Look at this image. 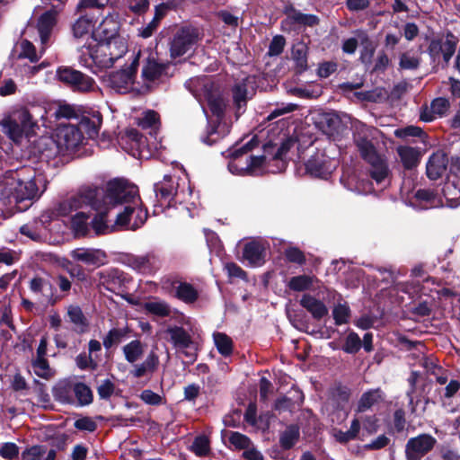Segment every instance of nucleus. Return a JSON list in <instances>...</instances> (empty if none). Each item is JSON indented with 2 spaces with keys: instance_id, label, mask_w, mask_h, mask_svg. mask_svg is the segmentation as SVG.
Listing matches in <instances>:
<instances>
[{
  "instance_id": "58836bf2",
  "label": "nucleus",
  "mask_w": 460,
  "mask_h": 460,
  "mask_svg": "<svg viewBox=\"0 0 460 460\" xmlns=\"http://www.w3.org/2000/svg\"><path fill=\"white\" fill-rule=\"evenodd\" d=\"M288 21L313 27L318 24L319 18L314 14L303 13L300 11L293 9L288 15Z\"/></svg>"
},
{
  "instance_id": "8fccbe9b",
  "label": "nucleus",
  "mask_w": 460,
  "mask_h": 460,
  "mask_svg": "<svg viewBox=\"0 0 460 460\" xmlns=\"http://www.w3.org/2000/svg\"><path fill=\"white\" fill-rule=\"evenodd\" d=\"M228 439L238 449H246L252 444L251 439L247 436L236 431H229Z\"/></svg>"
},
{
  "instance_id": "ddd939ff",
  "label": "nucleus",
  "mask_w": 460,
  "mask_h": 460,
  "mask_svg": "<svg viewBox=\"0 0 460 460\" xmlns=\"http://www.w3.org/2000/svg\"><path fill=\"white\" fill-rule=\"evenodd\" d=\"M335 165L333 161L323 153H316L305 163L306 172L311 176L326 179L332 174Z\"/></svg>"
},
{
  "instance_id": "c85d7f7f",
  "label": "nucleus",
  "mask_w": 460,
  "mask_h": 460,
  "mask_svg": "<svg viewBox=\"0 0 460 460\" xmlns=\"http://www.w3.org/2000/svg\"><path fill=\"white\" fill-rule=\"evenodd\" d=\"M154 189L156 196H160L161 199L170 200L177 195L178 183L174 185L172 177L164 175V180L161 182L155 183Z\"/></svg>"
},
{
  "instance_id": "423d86ee",
  "label": "nucleus",
  "mask_w": 460,
  "mask_h": 460,
  "mask_svg": "<svg viewBox=\"0 0 460 460\" xmlns=\"http://www.w3.org/2000/svg\"><path fill=\"white\" fill-rule=\"evenodd\" d=\"M16 172L22 173L21 180L17 181L16 185V204L39 197L38 184L42 183V178L40 175L36 176L33 169L30 167L19 168Z\"/></svg>"
},
{
  "instance_id": "6ab92c4d",
  "label": "nucleus",
  "mask_w": 460,
  "mask_h": 460,
  "mask_svg": "<svg viewBox=\"0 0 460 460\" xmlns=\"http://www.w3.org/2000/svg\"><path fill=\"white\" fill-rule=\"evenodd\" d=\"M448 166V158L447 155L438 151L432 154L426 165V173L430 180L441 178L447 172Z\"/></svg>"
},
{
  "instance_id": "473e14b6",
  "label": "nucleus",
  "mask_w": 460,
  "mask_h": 460,
  "mask_svg": "<svg viewBox=\"0 0 460 460\" xmlns=\"http://www.w3.org/2000/svg\"><path fill=\"white\" fill-rule=\"evenodd\" d=\"M397 153L405 169H411L420 162V152L413 147L399 146Z\"/></svg>"
},
{
  "instance_id": "aec40b11",
  "label": "nucleus",
  "mask_w": 460,
  "mask_h": 460,
  "mask_svg": "<svg viewBox=\"0 0 460 460\" xmlns=\"http://www.w3.org/2000/svg\"><path fill=\"white\" fill-rule=\"evenodd\" d=\"M57 14V10L50 9L45 12L43 14H41V16L39 19L38 31L42 48H45L49 42L51 31L56 23Z\"/></svg>"
},
{
  "instance_id": "7ed1b4c3",
  "label": "nucleus",
  "mask_w": 460,
  "mask_h": 460,
  "mask_svg": "<svg viewBox=\"0 0 460 460\" xmlns=\"http://www.w3.org/2000/svg\"><path fill=\"white\" fill-rule=\"evenodd\" d=\"M37 126L30 110L22 104L12 106L0 119L2 132L15 143L21 142Z\"/></svg>"
},
{
  "instance_id": "4be33fe9",
  "label": "nucleus",
  "mask_w": 460,
  "mask_h": 460,
  "mask_svg": "<svg viewBox=\"0 0 460 460\" xmlns=\"http://www.w3.org/2000/svg\"><path fill=\"white\" fill-rule=\"evenodd\" d=\"M159 366V357L155 351V349H151L146 359L140 364H135L133 369L130 371V374L135 378H140L145 376L147 374L155 373Z\"/></svg>"
},
{
  "instance_id": "a19ab883",
  "label": "nucleus",
  "mask_w": 460,
  "mask_h": 460,
  "mask_svg": "<svg viewBox=\"0 0 460 460\" xmlns=\"http://www.w3.org/2000/svg\"><path fill=\"white\" fill-rule=\"evenodd\" d=\"M314 277L299 275L289 279L288 288L294 291H305L311 288Z\"/></svg>"
},
{
  "instance_id": "c03bdc74",
  "label": "nucleus",
  "mask_w": 460,
  "mask_h": 460,
  "mask_svg": "<svg viewBox=\"0 0 460 460\" xmlns=\"http://www.w3.org/2000/svg\"><path fill=\"white\" fill-rule=\"evenodd\" d=\"M443 193L449 207L456 208L460 204V190L454 183H446L443 188Z\"/></svg>"
},
{
  "instance_id": "4d7b16f0",
  "label": "nucleus",
  "mask_w": 460,
  "mask_h": 460,
  "mask_svg": "<svg viewBox=\"0 0 460 460\" xmlns=\"http://www.w3.org/2000/svg\"><path fill=\"white\" fill-rule=\"evenodd\" d=\"M88 216L84 212L76 213L72 218V226L78 234H84L87 231Z\"/></svg>"
},
{
  "instance_id": "f704fd0d",
  "label": "nucleus",
  "mask_w": 460,
  "mask_h": 460,
  "mask_svg": "<svg viewBox=\"0 0 460 460\" xmlns=\"http://www.w3.org/2000/svg\"><path fill=\"white\" fill-rule=\"evenodd\" d=\"M74 397L75 404L79 406L89 405L93 400L91 388L84 383L81 382L74 384Z\"/></svg>"
},
{
  "instance_id": "412c9836",
  "label": "nucleus",
  "mask_w": 460,
  "mask_h": 460,
  "mask_svg": "<svg viewBox=\"0 0 460 460\" xmlns=\"http://www.w3.org/2000/svg\"><path fill=\"white\" fill-rule=\"evenodd\" d=\"M102 123V117L100 112L94 111L91 114L84 115L79 121L78 128L83 133H85L90 138L98 136L101 125Z\"/></svg>"
},
{
  "instance_id": "79ce46f5",
  "label": "nucleus",
  "mask_w": 460,
  "mask_h": 460,
  "mask_svg": "<svg viewBox=\"0 0 460 460\" xmlns=\"http://www.w3.org/2000/svg\"><path fill=\"white\" fill-rule=\"evenodd\" d=\"M115 60L116 59H84V66L89 67L93 74L99 75L112 67Z\"/></svg>"
},
{
  "instance_id": "864d4df0",
  "label": "nucleus",
  "mask_w": 460,
  "mask_h": 460,
  "mask_svg": "<svg viewBox=\"0 0 460 460\" xmlns=\"http://www.w3.org/2000/svg\"><path fill=\"white\" fill-rule=\"evenodd\" d=\"M354 34L358 37V45L364 49L365 54L372 55L375 49V44L367 31L357 30Z\"/></svg>"
},
{
  "instance_id": "bb28decb",
  "label": "nucleus",
  "mask_w": 460,
  "mask_h": 460,
  "mask_svg": "<svg viewBox=\"0 0 460 460\" xmlns=\"http://www.w3.org/2000/svg\"><path fill=\"white\" fill-rule=\"evenodd\" d=\"M30 289L33 293L40 294L46 301H50L54 296V287L49 280L35 277L30 281Z\"/></svg>"
},
{
  "instance_id": "39448f33",
  "label": "nucleus",
  "mask_w": 460,
  "mask_h": 460,
  "mask_svg": "<svg viewBox=\"0 0 460 460\" xmlns=\"http://www.w3.org/2000/svg\"><path fill=\"white\" fill-rule=\"evenodd\" d=\"M199 40V29L188 25L180 28L170 43L172 58L181 57L188 54Z\"/></svg>"
},
{
  "instance_id": "37998d69",
  "label": "nucleus",
  "mask_w": 460,
  "mask_h": 460,
  "mask_svg": "<svg viewBox=\"0 0 460 460\" xmlns=\"http://www.w3.org/2000/svg\"><path fill=\"white\" fill-rule=\"evenodd\" d=\"M233 99L237 107V111H240L246 105L247 88L244 81L235 84L233 87Z\"/></svg>"
},
{
  "instance_id": "4c0bfd02",
  "label": "nucleus",
  "mask_w": 460,
  "mask_h": 460,
  "mask_svg": "<svg viewBox=\"0 0 460 460\" xmlns=\"http://www.w3.org/2000/svg\"><path fill=\"white\" fill-rule=\"evenodd\" d=\"M67 316L69 321L75 324L80 332H84L87 327V320L80 306L70 305L67 307Z\"/></svg>"
},
{
  "instance_id": "72a5a7b5",
  "label": "nucleus",
  "mask_w": 460,
  "mask_h": 460,
  "mask_svg": "<svg viewBox=\"0 0 460 460\" xmlns=\"http://www.w3.org/2000/svg\"><path fill=\"white\" fill-rule=\"evenodd\" d=\"M317 123L323 133L332 136L334 131L339 128L341 120L336 114L332 112H325L319 117Z\"/></svg>"
},
{
  "instance_id": "680f3d73",
  "label": "nucleus",
  "mask_w": 460,
  "mask_h": 460,
  "mask_svg": "<svg viewBox=\"0 0 460 460\" xmlns=\"http://www.w3.org/2000/svg\"><path fill=\"white\" fill-rule=\"evenodd\" d=\"M286 45V40L282 35H276L270 41L268 54L270 56H279L282 53Z\"/></svg>"
},
{
  "instance_id": "13d9d810",
  "label": "nucleus",
  "mask_w": 460,
  "mask_h": 460,
  "mask_svg": "<svg viewBox=\"0 0 460 460\" xmlns=\"http://www.w3.org/2000/svg\"><path fill=\"white\" fill-rule=\"evenodd\" d=\"M75 363L76 366L82 370L88 368L94 370L98 366L97 362L93 359L92 356L86 352H82L77 355L75 358Z\"/></svg>"
},
{
  "instance_id": "7c9ffc66",
  "label": "nucleus",
  "mask_w": 460,
  "mask_h": 460,
  "mask_svg": "<svg viewBox=\"0 0 460 460\" xmlns=\"http://www.w3.org/2000/svg\"><path fill=\"white\" fill-rule=\"evenodd\" d=\"M145 347V344H143L139 340L131 341L122 348L125 359L128 363L134 364L143 356Z\"/></svg>"
},
{
  "instance_id": "bf43d9fd",
  "label": "nucleus",
  "mask_w": 460,
  "mask_h": 460,
  "mask_svg": "<svg viewBox=\"0 0 460 460\" xmlns=\"http://www.w3.org/2000/svg\"><path fill=\"white\" fill-rule=\"evenodd\" d=\"M415 198L420 201L427 203L425 208L429 207H436L438 203L436 194L430 190H419L415 193Z\"/></svg>"
},
{
  "instance_id": "c9c22d12",
  "label": "nucleus",
  "mask_w": 460,
  "mask_h": 460,
  "mask_svg": "<svg viewBox=\"0 0 460 460\" xmlns=\"http://www.w3.org/2000/svg\"><path fill=\"white\" fill-rule=\"evenodd\" d=\"M176 297L186 304H192L197 301L199 297V292L190 283L181 282L175 288Z\"/></svg>"
},
{
  "instance_id": "338daca9",
  "label": "nucleus",
  "mask_w": 460,
  "mask_h": 460,
  "mask_svg": "<svg viewBox=\"0 0 460 460\" xmlns=\"http://www.w3.org/2000/svg\"><path fill=\"white\" fill-rule=\"evenodd\" d=\"M285 256L288 261L303 265L305 262V257L302 251L296 247H289L285 251Z\"/></svg>"
},
{
  "instance_id": "5701e85b",
  "label": "nucleus",
  "mask_w": 460,
  "mask_h": 460,
  "mask_svg": "<svg viewBox=\"0 0 460 460\" xmlns=\"http://www.w3.org/2000/svg\"><path fill=\"white\" fill-rule=\"evenodd\" d=\"M56 401L66 404H75L74 397V384L67 380L59 381L52 389Z\"/></svg>"
},
{
  "instance_id": "ea45409f",
  "label": "nucleus",
  "mask_w": 460,
  "mask_h": 460,
  "mask_svg": "<svg viewBox=\"0 0 460 460\" xmlns=\"http://www.w3.org/2000/svg\"><path fill=\"white\" fill-rule=\"evenodd\" d=\"M128 333V328H112L102 340L105 349H109L113 345L119 343Z\"/></svg>"
},
{
  "instance_id": "f03ea898",
  "label": "nucleus",
  "mask_w": 460,
  "mask_h": 460,
  "mask_svg": "<svg viewBox=\"0 0 460 460\" xmlns=\"http://www.w3.org/2000/svg\"><path fill=\"white\" fill-rule=\"evenodd\" d=\"M258 145V137H253L242 147L235 149L231 153L230 156L232 157V161L229 163L228 168L232 173L252 174L257 168L261 167L265 163L268 157H270L272 160L279 161L281 164L279 166V169L285 168L286 155L291 147L294 146L295 140L292 137H287L286 135H283V137H281L279 141L269 140L263 145V155H251L247 157L245 163L243 164L241 161V156L252 151Z\"/></svg>"
},
{
  "instance_id": "e2e57ef3",
  "label": "nucleus",
  "mask_w": 460,
  "mask_h": 460,
  "mask_svg": "<svg viewBox=\"0 0 460 460\" xmlns=\"http://www.w3.org/2000/svg\"><path fill=\"white\" fill-rule=\"evenodd\" d=\"M115 385L110 379L103 380L97 387V394L101 399L108 400L114 393Z\"/></svg>"
},
{
  "instance_id": "f3484780",
  "label": "nucleus",
  "mask_w": 460,
  "mask_h": 460,
  "mask_svg": "<svg viewBox=\"0 0 460 460\" xmlns=\"http://www.w3.org/2000/svg\"><path fill=\"white\" fill-rule=\"evenodd\" d=\"M350 397V391L343 385H335L330 392L329 396L324 403V408L328 413L335 411L345 410Z\"/></svg>"
},
{
  "instance_id": "69168bd1",
  "label": "nucleus",
  "mask_w": 460,
  "mask_h": 460,
  "mask_svg": "<svg viewBox=\"0 0 460 460\" xmlns=\"http://www.w3.org/2000/svg\"><path fill=\"white\" fill-rule=\"evenodd\" d=\"M297 105L294 103H281L278 105L268 116L269 120H272L281 115L290 113L296 110Z\"/></svg>"
},
{
  "instance_id": "2f4dec72",
  "label": "nucleus",
  "mask_w": 460,
  "mask_h": 460,
  "mask_svg": "<svg viewBox=\"0 0 460 460\" xmlns=\"http://www.w3.org/2000/svg\"><path fill=\"white\" fill-rule=\"evenodd\" d=\"M155 262V256L152 253L140 256H133L129 259V265L134 270L144 273L151 271Z\"/></svg>"
},
{
  "instance_id": "de8ad7c7",
  "label": "nucleus",
  "mask_w": 460,
  "mask_h": 460,
  "mask_svg": "<svg viewBox=\"0 0 460 460\" xmlns=\"http://www.w3.org/2000/svg\"><path fill=\"white\" fill-rule=\"evenodd\" d=\"M145 309L161 317L168 316L171 313L170 306L165 302H147L145 304Z\"/></svg>"
},
{
  "instance_id": "09e8293b",
  "label": "nucleus",
  "mask_w": 460,
  "mask_h": 460,
  "mask_svg": "<svg viewBox=\"0 0 460 460\" xmlns=\"http://www.w3.org/2000/svg\"><path fill=\"white\" fill-rule=\"evenodd\" d=\"M40 225H41V222L23 225L21 226L20 232L22 234L28 236L32 241L40 242L42 240V234L39 229Z\"/></svg>"
},
{
  "instance_id": "f257e3e1",
  "label": "nucleus",
  "mask_w": 460,
  "mask_h": 460,
  "mask_svg": "<svg viewBox=\"0 0 460 460\" xmlns=\"http://www.w3.org/2000/svg\"><path fill=\"white\" fill-rule=\"evenodd\" d=\"M87 207L97 211L92 221L97 234L104 233L110 226L134 231L147 218L137 187L124 179L110 181L105 188H81L77 194L59 203L58 214L65 217Z\"/></svg>"
},
{
  "instance_id": "4468645a",
  "label": "nucleus",
  "mask_w": 460,
  "mask_h": 460,
  "mask_svg": "<svg viewBox=\"0 0 460 460\" xmlns=\"http://www.w3.org/2000/svg\"><path fill=\"white\" fill-rule=\"evenodd\" d=\"M21 177L22 173L16 170L6 171L0 177V200L4 205L16 204V185Z\"/></svg>"
},
{
  "instance_id": "f8f14e48",
  "label": "nucleus",
  "mask_w": 460,
  "mask_h": 460,
  "mask_svg": "<svg viewBox=\"0 0 460 460\" xmlns=\"http://www.w3.org/2000/svg\"><path fill=\"white\" fill-rule=\"evenodd\" d=\"M58 75L60 81L70 84L75 90L80 92L90 91L94 83L91 77L71 67L59 68Z\"/></svg>"
},
{
  "instance_id": "a18cd8bd",
  "label": "nucleus",
  "mask_w": 460,
  "mask_h": 460,
  "mask_svg": "<svg viewBox=\"0 0 460 460\" xmlns=\"http://www.w3.org/2000/svg\"><path fill=\"white\" fill-rule=\"evenodd\" d=\"M214 341L217 349L223 356H228L232 353V341L225 333H214Z\"/></svg>"
},
{
  "instance_id": "393cba45",
  "label": "nucleus",
  "mask_w": 460,
  "mask_h": 460,
  "mask_svg": "<svg viewBox=\"0 0 460 460\" xmlns=\"http://www.w3.org/2000/svg\"><path fill=\"white\" fill-rule=\"evenodd\" d=\"M263 246L258 242L247 243L243 247V257L252 266H261L264 262Z\"/></svg>"
},
{
  "instance_id": "c756f323",
  "label": "nucleus",
  "mask_w": 460,
  "mask_h": 460,
  "mask_svg": "<svg viewBox=\"0 0 460 460\" xmlns=\"http://www.w3.org/2000/svg\"><path fill=\"white\" fill-rule=\"evenodd\" d=\"M95 22L96 19L93 15L87 13L80 15L72 27L74 36L80 38L89 33L93 30Z\"/></svg>"
},
{
  "instance_id": "603ef678",
  "label": "nucleus",
  "mask_w": 460,
  "mask_h": 460,
  "mask_svg": "<svg viewBox=\"0 0 460 460\" xmlns=\"http://www.w3.org/2000/svg\"><path fill=\"white\" fill-rule=\"evenodd\" d=\"M34 373L41 378H49L51 376L50 368L46 358H36L32 361Z\"/></svg>"
},
{
  "instance_id": "1a4fd4ad",
  "label": "nucleus",
  "mask_w": 460,
  "mask_h": 460,
  "mask_svg": "<svg viewBox=\"0 0 460 460\" xmlns=\"http://www.w3.org/2000/svg\"><path fill=\"white\" fill-rule=\"evenodd\" d=\"M436 444V438L430 434L423 433L411 438L405 445V457L407 460H420Z\"/></svg>"
},
{
  "instance_id": "49530a36",
  "label": "nucleus",
  "mask_w": 460,
  "mask_h": 460,
  "mask_svg": "<svg viewBox=\"0 0 460 460\" xmlns=\"http://www.w3.org/2000/svg\"><path fill=\"white\" fill-rule=\"evenodd\" d=\"M190 448L198 456H208L210 450L209 440L206 436H199L194 439Z\"/></svg>"
},
{
  "instance_id": "5fc2aeb1",
  "label": "nucleus",
  "mask_w": 460,
  "mask_h": 460,
  "mask_svg": "<svg viewBox=\"0 0 460 460\" xmlns=\"http://www.w3.org/2000/svg\"><path fill=\"white\" fill-rule=\"evenodd\" d=\"M159 123V116L157 112L154 111H148L143 114V117L139 119L138 125L142 128H156Z\"/></svg>"
},
{
  "instance_id": "e433bc0d",
  "label": "nucleus",
  "mask_w": 460,
  "mask_h": 460,
  "mask_svg": "<svg viewBox=\"0 0 460 460\" xmlns=\"http://www.w3.org/2000/svg\"><path fill=\"white\" fill-rule=\"evenodd\" d=\"M300 437L299 427L292 424L286 428L279 438V445L285 449H290L298 440Z\"/></svg>"
},
{
  "instance_id": "0eeeda50",
  "label": "nucleus",
  "mask_w": 460,
  "mask_h": 460,
  "mask_svg": "<svg viewBox=\"0 0 460 460\" xmlns=\"http://www.w3.org/2000/svg\"><path fill=\"white\" fill-rule=\"evenodd\" d=\"M139 59H132L130 63H125L120 69L107 75V82L110 86L119 93H126L135 82Z\"/></svg>"
},
{
  "instance_id": "20e7f679",
  "label": "nucleus",
  "mask_w": 460,
  "mask_h": 460,
  "mask_svg": "<svg viewBox=\"0 0 460 460\" xmlns=\"http://www.w3.org/2000/svg\"><path fill=\"white\" fill-rule=\"evenodd\" d=\"M57 137V141L51 137H41L39 140V146L46 147L42 152L46 153L47 157L56 155L58 149L74 150L83 140L82 132L75 125H65L59 128Z\"/></svg>"
},
{
  "instance_id": "9b49d317",
  "label": "nucleus",
  "mask_w": 460,
  "mask_h": 460,
  "mask_svg": "<svg viewBox=\"0 0 460 460\" xmlns=\"http://www.w3.org/2000/svg\"><path fill=\"white\" fill-rule=\"evenodd\" d=\"M170 341L175 349L182 351L191 360L195 358V346L190 333L181 326L168 327L166 330Z\"/></svg>"
},
{
  "instance_id": "9d476101",
  "label": "nucleus",
  "mask_w": 460,
  "mask_h": 460,
  "mask_svg": "<svg viewBox=\"0 0 460 460\" xmlns=\"http://www.w3.org/2000/svg\"><path fill=\"white\" fill-rule=\"evenodd\" d=\"M382 136L380 130L373 127H362L355 135L354 141L363 159L376 153L374 141Z\"/></svg>"
},
{
  "instance_id": "774afa93",
  "label": "nucleus",
  "mask_w": 460,
  "mask_h": 460,
  "mask_svg": "<svg viewBox=\"0 0 460 460\" xmlns=\"http://www.w3.org/2000/svg\"><path fill=\"white\" fill-rule=\"evenodd\" d=\"M19 448L14 443H4L0 447V456L3 458L13 460L17 457Z\"/></svg>"
},
{
  "instance_id": "dca6fc26",
  "label": "nucleus",
  "mask_w": 460,
  "mask_h": 460,
  "mask_svg": "<svg viewBox=\"0 0 460 460\" xmlns=\"http://www.w3.org/2000/svg\"><path fill=\"white\" fill-rule=\"evenodd\" d=\"M70 256L76 261L83 262L86 265H92L99 268L107 263V254L101 249L93 248H76L71 251Z\"/></svg>"
},
{
  "instance_id": "a878e982",
  "label": "nucleus",
  "mask_w": 460,
  "mask_h": 460,
  "mask_svg": "<svg viewBox=\"0 0 460 460\" xmlns=\"http://www.w3.org/2000/svg\"><path fill=\"white\" fill-rule=\"evenodd\" d=\"M384 400V394L381 389L368 390L361 395L358 402L357 411L364 412L371 409L376 404H378Z\"/></svg>"
},
{
  "instance_id": "6e6552de",
  "label": "nucleus",
  "mask_w": 460,
  "mask_h": 460,
  "mask_svg": "<svg viewBox=\"0 0 460 460\" xmlns=\"http://www.w3.org/2000/svg\"><path fill=\"white\" fill-rule=\"evenodd\" d=\"M120 27L119 15L116 12L109 13L102 22L93 31V37L100 43L111 45L117 43V35Z\"/></svg>"
},
{
  "instance_id": "2eb2a0df",
  "label": "nucleus",
  "mask_w": 460,
  "mask_h": 460,
  "mask_svg": "<svg viewBox=\"0 0 460 460\" xmlns=\"http://www.w3.org/2000/svg\"><path fill=\"white\" fill-rule=\"evenodd\" d=\"M97 286L117 294L124 286L125 276L116 268H109L96 273Z\"/></svg>"
},
{
  "instance_id": "0e129e2a",
  "label": "nucleus",
  "mask_w": 460,
  "mask_h": 460,
  "mask_svg": "<svg viewBox=\"0 0 460 460\" xmlns=\"http://www.w3.org/2000/svg\"><path fill=\"white\" fill-rule=\"evenodd\" d=\"M449 108V102L445 98H437L432 101L430 110L433 114L443 116Z\"/></svg>"
},
{
  "instance_id": "cd10ccee",
  "label": "nucleus",
  "mask_w": 460,
  "mask_h": 460,
  "mask_svg": "<svg viewBox=\"0 0 460 460\" xmlns=\"http://www.w3.org/2000/svg\"><path fill=\"white\" fill-rule=\"evenodd\" d=\"M166 67V64L160 63L157 59H147L142 68V76L146 81H155L165 72Z\"/></svg>"
},
{
  "instance_id": "6e6d98bb",
  "label": "nucleus",
  "mask_w": 460,
  "mask_h": 460,
  "mask_svg": "<svg viewBox=\"0 0 460 460\" xmlns=\"http://www.w3.org/2000/svg\"><path fill=\"white\" fill-rule=\"evenodd\" d=\"M333 319L337 325L344 324L349 317V308L346 305L339 304L332 310Z\"/></svg>"
},
{
  "instance_id": "a211bd4d",
  "label": "nucleus",
  "mask_w": 460,
  "mask_h": 460,
  "mask_svg": "<svg viewBox=\"0 0 460 460\" xmlns=\"http://www.w3.org/2000/svg\"><path fill=\"white\" fill-rule=\"evenodd\" d=\"M458 40L451 32L445 38L433 40L429 47V54L436 58H452L456 52Z\"/></svg>"
},
{
  "instance_id": "3c124183",
  "label": "nucleus",
  "mask_w": 460,
  "mask_h": 460,
  "mask_svg": "<svg viewBox=\"0 0 460 460\" xmlns=\"http://www.w3.org/2000/svg\"><path fill=\"white\" fill-rule=\"evenodd\" d=\"M361 348V340L356 332H349L346 337L342 349L349 354L357 353Z\"/></svg>"
},
{
  "instance_id": "b1692460",
  "label": "nucleus",
  "mask_w": 460,
  "mask_h": 460,
  "mask_svg": "<svg viewBox=\"0 0 460 460\" xmlns=\"http://www.w3.org/2000/svg\"><path fill=\"white\" fill-rule=\"evenodd\" d=\"M300 305L305 308L314 319L317 320L323 318L328 314L326 305L322 301L308 294H305L302 296Z\"/></svg>"
},
{
  "instance_id": "052dcab7",
  "label": "nucleus",
  "mask_w": 460,
  "mask_h": 460,
  "mask_svg": "<svg viewBox=\"0 0 460 460\" xmlns=\"http://www.w3.org/2000/svg\"><path fill=\"white\" fill-rule=\"evenodd\" d=\"M110 0H79L76 11L82 13L86 9H103Z\"/></svg>"
}]
</instances>
